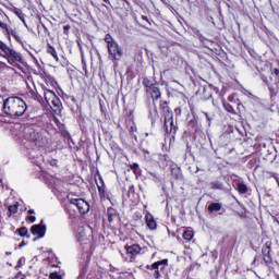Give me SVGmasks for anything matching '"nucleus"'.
Returning a JSON list of instances; mask_svg holds the SVG:
<instances>
[{
    "instance_id": "f257e3e1",
    "label": "nucleus",
    "mask_w": 279,
    "mask_h": 279,
    "mask_svg": "<svg viewBox=\"0 0 279 279\" xmlns=\"http://www.w3.org/2000/svg\"><path fill=\"white\" fill-rule=\"evenodd\" d=\"M2 112L12 119L23 117L27 112V104L21 97L10 96L3 100Z\"/></svg>"
},
{
    "instance_id": "f03ea898",
    "label": "nucleus",
    "mask_w": 279,
    "mask_h": 279,
    "mask_svg": "<svg viewBox=\"0 0 279 279\" xmlns=\"http://www.w3.org/2000/svg\"><path fill=\"white\" fill-rule=\"evenodd\" d=\"M105 43H107L108 53L112 60L119 62L123 58V48L119 46V43L112 38V35L107 34L105 36Z\"/></svg>"
},
{
    "instance_id": "7ed1b4c3",
    "label": "nucleus",
    "mask_w": 279,
    "mask_h": 279,
    "mask_svg": "<svg viewBox=\"0 0 279 279\" xmlns=\"http://www.w3.org/2000/svg\"><path fill=\"white\" fill-rule=\"evenodd\" d=\"M23 134L24 138L34 143L36 147H44L45 143H47V140L43 137V135L38 131H36L34 125H25Z\"/></svg>"
},
{
    "instance_id": "20e7f679",
    "label": "nucleus",
    "mask_w": 279,
    "mask_h": 279,
    "mask_svg": "<svg viewBox=\"0 0 279 279\" xmlns=\"http://www.w3.org/2000/svg\"><path fill=\"white\" fill-rule=\"evenodd\" d=\"M0 51L4 53V58L8 60L9 64H23V57L16 50L9 47L8 44L0 40Z\"/></svg>"
},
{
    "instance_id": "39448f33",
    "label": "nucleus",
    "mask_w": 279,
    "mask_h": 279,
    "mask_svg": "<svg viewBox=\"0 0 279 279\" xmlns=\"http://www.w3.org/2000/svg\"><path fill=\"white\" fill-rule=\"evenodd\" d=\"M144 158L148 162H157L160 169H167L169 167V156L162 154H153L149 150H144Z\"/></svg>"
},
{
    "instance_id": "423d86ee",
    "label": "nucleus",
    "mask_w": 279,
    "mask_h": 279,
    "mask_svg": "<svg viewBox=\"0 0 279 279\" xmlns=\"http://www.w3.org/2000/svg\"><path fill=\"white\" fill-rule=\"evenodd\" d=\"M169 265V259H162L159 262H155L151 265H147L146 269H148L149 276L155 279L160 278V271H163L165 267Z\"/></svg>"
},
{
    "instance_id": "0eeeda50",
    "label": "nucleus",
    "mask_w": 279,
    "mask_h": 279,
    "mask_svg": "<svg viewBox=\"0 0 279 279\" xmlns=\"http://www.w3.org/2000/svg\"><path fill=\"white\" fill-rule=\"evenodd\" d=\"M44 98L48 106H50L51 108H54V112H58V110H61L62 101H60V98H58V96L53 90L45 92Z\"/></svg>"
},
{
    "instance_id": "6e6552de",
    "label": "nucleus",
    "mask_w": 279,
    "mask_h": 279,
    "mask_svg": "<svg viewBox=\"0 0 279 279\" xmlns=\"http://www.w3.org/2000/svg\"><path fill=\"white\" fill-rule=\"evenodd\" d=\"M70 204L77 207L78 213L81 215H86L90 210V205L84 198H70Z\"/></svg>"
},
{
    "instance_id": "1a4fd4ad",
    "label": "nucleus",
    "mask_w": 279,
    "mask_h": 279,
    "mask_svg": "<svg viewBox=\"0 0 279 279\" xmlns=\"http://www.w3.org/2000/svg\"><path fill=\"white\" fill-rule=\"evenodd\" d=\"M262 82H264V84H266V86H268L269 93H270V99H274V97H278V93H279V82L277 81L274 84L269 83V78H267V76L262 75Z\"/></svg>"
},
{
    "instance_id": "9d476101",
    "label": "nucleus",
    "mask_w": 279,
    "mask_h": 279,
    "mask_svg": "<svg viewBox=\"0 0 279 279\" xmlns=\"http://www.w3.org/2000/svg\"><path fill=\"white\" fill-rule=\"evenodd\" d=\"M2 33L4 34V36H7L8 40H12V36H13L16 43H20V45H23V39L21 38V36L16 34V31L9 27L8 24L4 25V27L2 28Z\"/></svg>"
},
{
    "instance_id": "9b49d317",
    "label": "nucleus",
    "mask_w": 279,
    "mask_h": 279,
    "mask_svg": "<svg viewBox=\"0 0 279 279\" xmlns=\"http://www.w3.org/2000/svg\"><path fill=\"white\" fill-rule=\"evenodd\" d=\"M31 232L32 234H34V236H38V239H43L47 232V226L43 225V221L39 225H34L31 228Z\"/></svg>"
},
{
    "instance_id": "f8f14e48",
    "label": "nucleus",
    "mask_w": 279,
    "mask_h": 279,
    "mask_svg": "<svg viewBox=\"0 0 279 279\" xmlns=\"http://www.w3.org/2000/svg\"><path fill=\"white\" fill-rule=\"evenodd\" d=\"M262 254L266 265H271V263H274V258L271 257V244H269V242L263 246Z\"/></svg>"
},
{
    "instance_id": "ddd939ff",
    "label": "nucleus",
    "mask_w": 279,
    "mask_h": 279,
    "mask_svg": "<svg viewBox=\"0 0 279 279\" xmlns=\"http://www.w3.org/2000/svg\"><path fill=\"white\" fill-rule=\"evenodd\" d=\"M165 119V129L167 134H171L173 130L175 131V122H173V113H168Z\"/></svg>"
},
{
    "instance_id": "4468645a",
    "label": "nucleus",
    "mask_w": 279,
    "mask_h": 279,
    "mask_svg": "<svg viewBox=\"0 0 279 279\" xmlns=\"http://www.w3.org/2000/svg\"><path fill=\"white\" fill-rule=\"evenodd\" d=\"M124 250L126 251V254L131 257L134 258V256H138L141 254V251L143 250L141 245L138 244H133V245H125Z\"/></svg>"
},
{
    "instance_id": "2eb2a0df",
    "label": "nucleus",
    "mask_w": 279,
    "mask_h": 279,
    "mask_svg": "<svg viewBox=\"0 0 279 279\" xmlns=\"http://www.w3.org/2000/svg\"><path fill=\"white\" fill-rule=\"evenodd\" d=\"M147 94L150 95L153 101H158L161 97L160 88H158V85H155L151 88H148Z\"/></svg>"
},
{
    "instance_id": "dca6fc26",
    "label": "nucleus",
    "mask_w": 279,
    "mask_h": 279,
    "mask_svg": "<svg viewBox=\"0 0 279 279\" xmlns=\"http://www.w3.org/2000/svg\"><path fill=\"white\" fill-rule=\"evenodd\" d=\"M145 219L147 228H149V230H156L157 225L154 216H151V214H146Z\"/></svg>"
},
{
    "instance_id": "f3484780",
    "label": "nucleus",
    "mask_w": 279,
    "mask_h": 279,
    "mask_svg": "<svg viewBox=\"0 0 279 279\" xmlns=\"http://www.w3.org/2000/svg\"><path fill=\"white\" fill-rule=\"evenodd\" d=\"M215 93V88L211 86L203 87V99L208 100L213 99V94Z\"/></svg>"
},
{
    "instance_id": "a211bd4d",
    "label": "nucleus",
    "mask_w": 279,
    "mask_h": 279,
    "mask_svg": "<svg viewBox=\"0 0 279 279\" xmlns=\"http://www.w3.org/2000/svg\"><path fill=\"white\" fill-rule=\"evenodd\" d=\"M160 110L162 112V117H167L168 114H173V112L169 109V104L167 101L160 102Z\"/></svg>"
},
{
    "instance_id": "6ab92c4d",
    "label": "nucleus",
    "mask_w": 279,
    "mask_h": 279,
    "mask_svg": "<svg viewBox=\"0 0 279 279\" xmlns=\"http://www.w3.org/2000/svg\"><path fill=\"white\" fill-rule=\"evenodd\" d=\"M208 213H219L221 210V203H211L207 208Z\"/></svg>"
},
{
    "instance_id": "aec40b11",
    "label": "nucleus",
    "mask_w": 279,
    "mask_h": 279,
    "mask_svg": "<svg viewBox=\"0 0 279 279\" xmlns=\"http://www.w3.org/2000/svg\"><path fill=\"white\" fill-rule=\"evenodd\" d=\"M47 53L52 56V58L56 59V61L58 62V60H59L58 51H56V48L53 46H51V44L47 45Z\"/></svg>"
},
{
    "instance_id": "412c9836",
    "label": "nucleus",
    "mask_w": 279,
    "mask_h": 279,
    "mask_svg": "<svg viewBox=\"0 0 279 279\" xmlns=\"http://www.w3.org/2000/svg\"><path fill=\"white\" fill-rule=\"evenodd\" d=\"M107 215L109 223H112V221L117 219V210H114V208H108Z\"/></svg>"
},
{
    "instance_id": "4be33fe9",
    "label": "nucleus",
    "mask_w": 279,
    "mask_h": 279,
    "mask_svg": "<svg viewBox=\"0 0 279 279\" xmlns=\"http://www.w3.org/2000/svg\"><path fill=\"white\" fill-rule=\"evenodd\" d=\"M214 191H223V183L221 181H214L210 183Z\"/></svg>"
},
{
    "instance_id": "5701e85b",
    "label": "nucleus",
    "mask_w": 279,
    "mask_h": 279,
    "mask_svg": "<svg viewBox=\"0 0 279 279\" xmlns=\"http://www.w3.org/2000/svg\"><path fill=\"white\" fill-rule=\"evenodd\" d=\"M19 213V203L9 206L8 217H12V215H16Z\"/></svg>"
},
{
    "instance_id": "b1692460",
    "label": "nucleus",
    "mask_w": 279,
    "mask_h": 279,
    "mask_svg": "<svg viewBox=\"0 0 279 279\" xmlns=\"http://www.w3.org/2000/svg\"><path fill=\"white\" fill-rule=\"evenodd\" d=\"M143 84L146 88V93L149 90V88H154V86H156V84H153L151 81H149V78H144Z\"/></svg>"
},
{
    "instance_id": "393cba45",
    "label": "nucleus",
    "mask_w": 279,
    "mask_h": 279,
    "mask_svg": "<svg viewBox=\"0 0 279 279\" xmlns=\"http://www.w3.org/2000/svg\"><path fill=\"white\" fill-rule=\"evenodd\" d=\"M223 108L230 114H236V111L234 110V107H232V105H230L229 102L223 104Z\"/></svg>"
},
{
    "instance_id": "a878e982",
    "label": "nucleus",
    "mask_w": 279,
    "mask_h": 279,
    "mask_svg": "<svg viewBox=\"0 0 279 279\" xmlns=\"http://www.w3.org/2000/svg\"><path fill=\"white\" fill-rule=\"evenodd\" d=\"M238 192L241 195H245V193H247V185L243 184V183H239L238 184Z\"/></svg>"
},
{
    "instance_id": "bb28decb",
    "label": "nucleus",
    "mask_w": 279,
    "mask_h": 279,
    "mask_svg": "<svg viewBox=\"0 0 279 279\" xmlns=\"http://www.w3.org/2000/svg\"><path fill=\"white\" fill-rule=\"evenodd\" d=\"M130 169H132V171H134V173L136 175H141V168H140L138 163L130 165Z\"/></svg>"
},
{
    "instance_id": "cd10ccee",
    "label": "nucleus",
    "mask_w": 279,
    "mask_h": 279,
    "mask_svg": "<svg viewBox=\"0 0 279 279\" xmlns=\"http://www.w3.org/2000/svg\"><path fill=\"white\" fill-rule=\"evenodd\" d=\"M183 239L185 241H192L193 240V231H184L183 232Z\"/></svg>"
},
{
    "instance_id": "c85d7f7f",
    "label": "nucleus",
    "mask_w": 279,
    "mask_h": 279,
    "mask_svg": "<svg viewBox=\"0 0 279 279\" xmlns=\"http://www.w3.org/2000/svg\"><path fill=\"white\" fill-rule=\"evenodd\" d=\"M20 236H27V229L26 227H22L17 230Z\"/></svg>"
},
{
    "instance_id": "c756f323",
    "label": "nucleus",
    "mask_w": 279,
    "mask_h": 279,
    "mask_svg": "<svg viewBox=\"0 0 279 279\" xmlns=\"http://www.w3.org/2000/svg\"><path fill=\"white\" fill-rule=\"evenodd\" d=\"M50 279H62V275L58 274V271H53L49 275Z\"/></svg>"
},
{
    "instance_id": "7c9ffc66",
    "label": "nucleus",
    "mask_w": 279,
    "mask_h": 279,
    "mask_svg": "<svg viewBox=\"0 0 279 279\" xmlns=\"http://www.w3.org/2000/svg\"><path fill=\"white\" fill-rule=\"evenodd\" d=\"M23 260H25V257H21L19 260H17V265L15 267V269H21L22 265H23Z\"/></svg>"
},
{
    "instance_id": "2f4dec72",
    "label": "nucleus",
    "mask_w": 279,
    "mask_h": 279,
    "mask_svg": "<svg viewBox=\"0 0 279 279\" xmlns=\"http://www.w3.org/2000/svg\"><path fill=\"white\" fill-rule=\"evenodd\" d=\"M49 165H50L51 167H58V159H51V160L49 161Z\"/></svg>"
},
{
    "instance_id": "473e14b6",
    "label": "nucleus",
    "mask_w": 279,
    "mask_h": 279,
    "mask_svg": "<svg viewBox=\"0 0 279 279\" xmlns=\"http://www.w3.org/2000/svg\"><path fill=\"white\" fill-rule=\"evenodd\" d=\"M15 14L19 19L23 20V12L21 10L15 11Z\"/></svg>"
},
{
    "instance_id": "72a5a7b5",
    "label": "nucleus",
    "mask_w": 279,
    "mask_h": 279,
    "mask_svg": "<svg viewBox=\"0 0 279 279\" xmlns=\"http://www.w3.org/2000/svg\"><path fill=\"white\" fill-rule=\"evenodd\" d=\"M272 75H276L277 77H279V69L277 68L272 69Z\"/></svg>"
},
{
    "instance_id": "f704fd0d",
    "label": "nucleus",
    "mask_w": 279,
    "mask_h": 279,
    "mask_svg": "<svg viewBox=\"0 0 279 279\" xmlns=\"http://www.w3.org/2000/svg\"><path fill=\"white\" fill-rule=\"evenodd\" d=\"M28 221H31V223L36 222V217L35 216H28Z\"/></svg>"
},
{
    "instance_id": "c9c22d12",
    "label": "nucleus",
    "mask_w": 279,
    "mask_h": 279,
    "mask_svg": "<svg viewBox=\"0 0 279 279\" xmlns=\"http://www.w3.org/2000/svg\"><path fill=\"white\" fill-rule=\"evenodd\" d=\"M105 4H102L105 8H108V5H112L110 3V0H102Z\"/></svg>"
},
{
    "instance_id": "e433bc0d",
    "label": "nucleus",
    "mask_w": 279,
    "mask_h": 279,
    "mask_svg": "<svg viewBox=\"0 0 279 279\" xmlns=\"http://www.w3.org/2000/svg\"><path fill=\"white\" fill-rule=\"evenodd\" d=\"M211 104H213V106L217 107V106H219V100L213 99V100H211Z\"/></svg>"
},
{
    "instance_id": "4c0bfd02",
    "label": "nucleus",
    "mask_w": 279,
    "mask_h": 279,
    "mask_svg": "<svg viewBox=\"0 0 279 279\" xmlns=\"http://www.w3.org/2000/svg\"><path fill=\"white\" fill-rule=\"evenodd\" d=\"M204 114H205V117H206V119H207V121H213V118H210V116H208V113L207 112H204Z\"/></svg>"
},
{
    "instance_id": "58836bf2",
    "label": "nucleus",
    "mask_w": 279,
    "mask_h": 279,
    "mask_svg": "<svg viewBox=\"0 0 279 279\" xmlns=\"http://www.w3.org/2000/svg\"><path fill=\"white\" fill-rule=\"evenodd\" d=\"M63 29H64V32H69V29H71V25L63 26Z\"/></svg>"
},
{
    "instance_id": "ea45409f",
    "label": "nucleus",
    "mask_w": 279,
    "mask_h": 279,
    "mask_svg": "<svg viewBox=\"0 0 279 279\" xmlns=\"http://www.w3.org/2000/svg\"><path fill=\"white\" fill-rule=\"evenodd\" d=\"M149 175H151V178L158 179V175L156 174V172H149Z\"/></svg>"
},
{
    "instance_id": "a19ab883",
    "label": "nucleus",
    "mask_w": 279,
    "mask_h": 279,
    "mask_svg": "<svg viewBox=\"0 0 279 279\" xmlns=\"http://www.w3.org/2000/svg\"><path fill=\"white\" fill-rule=\"evenodd\" d=\"M5 23H3V22H0V29H3L4 27H5Z\"/></svg>"
},
{
    "instance_id": "79ce46f5",
    "label": "nucleus",
    "mask_w": 279,
    "mask_h": 279,
    "mask_svg": "<svg viewBox=\"0 0 279 279\" xmlns=\"http://www.w3.org/2000/svg\"><path fill=\"white\" fill-rule=\"evenodd\" d=\"M28 215H35L34 209H29V210H28Z\"/></svg>"
},
{
    "instance_id": "37998d69",
    "label": "nucleus",
    "mask_w": 279,
    "mask_h": 279,
    "mask_svg": "<svg viewBox=\"0 0 279 279\" xmlns=\"http://www.w3.org/2000/svg\"><path fill=\"white\" fill-rule=\"evenodd\" d=\"M131 132H136V126H131Z\"/></svg>"
},
{
    "instance_id": "c03bdc74",
    "label": "nucleus",
    "mask_w": 279,
    "mask_h": 279,
    "mask_svg": "<svg viewBox=\"0 0 279 279\" xmlns=\"http://www.w3.org/2000/svg\"><path fill=\"white\" fill-rule=\"evenodd\" d=\"M5 255L7 256H12V253L11 252H7Z\"/></svg>"
},
{
    "instance_id": "a18cd8bd",
    "label": "nucleus",
    "mask_w": 279,
    "mask_h": 279,
    "mask_svg": "<svg viewBox=\"0 0 279 279\" xmlns=\"http://www.w3.org/2000/svg\"><path fill=\"white\" fill-rule=\"evenodd\" d=\"M122 1H124V3H126L128 5L130 4V2L128 0H122Z\"/></svg>"
},
{
    "instance_id": "49530a36",
    "label": "nucleus",
    "mask_w": 279,
    "mask_h": 279,
    "mask_svg": "<svg viewBox=\"0 0 279 279\" xmlns=\"http://www.w3.org/2000/svg\"><path fill=\"white\" fill-rule=\"evenodd\" d=\"M98 191L101 193V187H98Z\"/></svg>"
},
{
    "instance_id": "de8ad7c7",
    "label": "nucleus",
    "mask_w": 279,
    "mask_h": 279,
    "mask_svg": "<svg viewBox=\"0 0 279 279\" xmlns=\"http://www.w3.org/2000/svg\"><path fill=\"white\" fill-rule=\"evenodd\" d=\"M2 182V180L0 179V183Z\"/></svg>"
},
{
    "instance_id": "09e8293b",
    "label": "nucleus",
    "mask_w": 279,
    "mask_h": 279,
    "mask_svg": "<svg viewBox=\"0 0 279 279\" xmlns=\"http://www.w3.org/2000/svg\"><path fill=\"white\" fill-rule=\"evenodd\" d=\"M0 56H1V52H0Z\"/></svg>"
}]
</instances>
